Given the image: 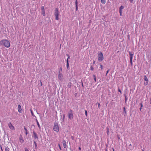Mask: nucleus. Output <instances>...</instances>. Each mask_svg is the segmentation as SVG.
<instances>
[{"instance_id": "09e8293b", "label": "nucleus", "mask_w": 151, "mask_h": 151, "mask_svg": "<svg viewBox=\"0 0 151 151\" xmlns=\"http://www.w3.org/2000/svg\"><path fill=\"white\" fill-rule=\"evenodd\" d=\"M71 138L73 139V136L71 137Z\"/></svg>"}, {"instance_id": "c756f323", "label": "nucleus", "mask_w": 151, "mask_h": 151, "mask_svg": "<svg viewBox=\"0 0 151 151\" xmlns=\"http://www.w3.org/2000/svg\"><path fill=\"white\" fill-rule=\"evenodd\" d=\"M24 150H25V151H29L28 149L26 147H25L24 148Z\"/></svg>"}, {"instance_id": "de8ad7c7", "label": "nucleus", "mask_w": 151, "mask_h": 151, "mask_svg": "<svg viewBox=\"0 0 151 151\" xmlns=\"http://www.w3.org/2000/svg\"><path fill=\"white\" fill-rule=\"evenodd\" d=\"M118 139H120V137L119 136H118Z\"/></svg>"}, {"instance_id": "1a4fd4ad", "label": "nucleus", "mask_w": 151, "mask_h": 151, "mask_svg": "<svg viewBox=\"0 0 151 151\" xmlns=\"http://www.w3.org/2000/svg\"><path fill=\"white\" fill-rule=\"evenodd\" d=\"M8 126L9 128L12 130H14V127L12 124L11 122H9L8 124Z\"/></svg>"}, {"instance_id": "a19ab883", "label": "nucleus", "mask_w": 151, "mask_h": 151, "mask_svg": "<svg viewBox=\"0 0 151 151\" xmlns=\"http://www.w3.org/2000/svg\"><path fill=\"white\" fill-rule=\"evenodd\" d=\"M109 72V70H108L106 72V75L108 74V73Z\"/></svg>"}, {"instance_id": "72a5a7b5", "label": "nucleus", "mask_w": 151, "mask_h": 151, "mask_svg": "<svg viewBox=\"0 0 151 151\" xmlns=\"http://www.w3.org/2000/svg\"><path fill=\"white\" fill-rule=\"evenodd\" d=\"M67 56H68V59H69L70 58V55L68 54H66Z\"/></svg>"}, {"instance_id": "c9c22d12", "label": "nucleus", "mask_w": 151, "mask_h": 151, "mask_svg": "<svg viewBox=\"0 0 151 151\" xmlns=\"http://www.w3.org/2000/svg\"><path fill=\"white\" fill-rule=\"evenodd\" d=\"M140 105L141 106V107H143V104L142 103H140Z\"/></svg>"}, {"instance_id": "5701e85b", "label": "nucleus", "mask_w": 151, "mask_h": 151, "mask_svg": "<svg viewBox=\"0 0 151 151\" xmlns=\"http://www.w3.org/2000/svg\"><path fill=\"white\" fill-rule=\"evenodd\" d=\"M93 78H94V80L96 82V77L95 75H93Z\"/></svg>"}, {"instance_id": "6ab92c4d", "label": "nucleus", "mask_w": 151, "mask_h": 151, "mask_svg": "<svg viewBox=\"0 0 151 151\" xmlns=\"http://www.w3.org/2000/svg\"><path fill=\"white\" fill-rule=\"evenodd\" d=\"M93 65H91V67H90V70H94V68H93Z\"/></svg>"}, {"instance_id": "7ed1b4c3", "label": "nucleus", "mask_w": 151, "mask_h": 151, "mask_svg": "<svg viewBox=\"0 0 151 151\" xmlns=\"http://www.w3.org/2000/svg\"><path fill=\"white\" fill-rule=\"evenodd\" d=\"M98 61L99 62L102 61L104 59L103 55L101 52H100L98 54Z\"/></svg>"}, {"instance_id": "a211bd4d", "label": "nucleus", "mask_w": 151, "mask_h": 151, "mask_svg": "<svg viewBox=\"0 0 151 151\" xmlns=\"http://www.w3.org/2000/svg\"><path fill=\"white\" fill-rule=\"evenodd\" d=\"M124 7L122 6H121L119 8V11H122L123 9L124 8Z\"/></svg>"}, {"instance_id": "e433bc0d", "label": "nucleus", "mask_w": 151, "mask_h": 151, "mask_svg": "<svg viewBox=\"0 0 151 151\" xmlns=\"http://www.w3.org/2000/svg\"><path fill=\"white\" fill-rule=\"evenodd\" d=\"M58 146L59 147L60 149V150H61V147H60V145H58Z\"/></svg>"}, {"instance_id": "37998d69", "label": "nucleus", "mask_w": 151, "mask_h": 151, "mask_svg": "<svg viewBox=\"0 0 151 151\" xmlns=\"http://www.w3.org/2000/svg\"><path fill=\"white\" fill-rule=\"evenodd\" d=\"M1 151H3V149H2V147L1 146Z\"/></svg>"}, {"instance_id": "b1692460", "label": "nucleus", "mask_w": 151, "mask_h": 151, "mask_svg": "<svg viewBox=\"0 0 151 151\" xmlns=\"http://www.w3.org/2000/svg\"><path fill=\"white\" fill-rule=\"evenodd\" d=\"M125 102H126L127 100V99H128V98L126 96H125Z\"/></svg>"}, {"instance_id": "603ef678", "label": "nucleus", "mask_w": 151, "mask_h": 151, "mask_svg": "<svg viewBox=\"0 0 151 151\" xmlns=\"http://www.w3.org/2000/svg\"><path fill=\"white\" fill-rule=\"evenodd\" d=\"M142 150V151H144V150Z\"/></svg>"}, {"instance_id": "423d86ee", "label": "nucleus", "mask_w": 151, "mask_h": 151, "mask_svg": "<svg viewBox=\"0 0 151 151\" xmlns=\"http://www.w3.org/2000/svg\"><path fill=\"white\" fill-rule=\"evenodd\" d=\"M129 55L130 56V63L131 64L132 63V59H133V56L134 55V53H132L131 52L129 51Z\"/></svg>"}, {"instance_id": "9b49d317", "label": "nucleus", "mask_w": 151, "mask_h": 151, "mask_svg": "<svg viewBox=\"0 0 151 151\" xmlns=\"http://www.w3.org/2000/svg\"><path fill=\"white\" fill-rule=\"evenodd\" d=\"M33 137L35 139H38V136H37V135L34 131H33Z\"/></svg>"}, {"instance_id": "a878e982", "label": "nucleus", "mask_w": 151, "mask_h": 151, "mask_svg": "<svg viewBox=\"0 0 151 151\" xmlns=\"http://www.w3.org/2000/svg\"><path fill=\"white\" fill-rule=\"evenodd\" d=\"M66 66H67V69H68V68H69V63H67Z\"/></svg>"}, {"instance_id": "bb28decb", "label": "nucleus", "mask_w": 151, "mask_h": 151, "mask_svg": "<svg viewBox=\"0 0 151 151\" xmlns=\"http://www.w3.org/2000/svg\"><path fill=\"white\" fill-rule=\"evenodd\" d=\"M122 11H119V13H120V16L122 15Z\"/></svg>"}, {"instance_id": "5fc2aeb1", "label": "nucleus", "mask_w": 151, "mask_h": 151, "mask_svg": "<svg viewBox=\"0 0 151 151\" xmlns=\"http://www.w3.org/2000/svg\"><path fill=\"white\" fill-rule=\"evenodd\" d=\"M113 151H114V149H113Z\"/></svg>"}, {"instance_id": "9d476101", "label": "nucleus", "mask_w": 151, "mask_h": 151, "mask_svg": "<svg viewBox=\"0 0 151 151\" xmlns=\"http://www.w3.org/2000/svg\"><path fill=\"white\" fill-rule=\"evenodd\" d=\"M41 10L42 11V14L43 15V16H45V9H44V7L43 6H42L41 7Z\"/></svg>"}, {"instance_id": "412c9836", "label": "nucleus", "mask_w": 151, "mask_h": 151, "mask_svg": "<svg viewBox=\"0 0 151 151\" xmlns=\"http://www.w3.org/2000/svg\"><path fill=\"white\" fill-rule=\"evenodd\" d=\"M9 148L7 147H5V151H9Z\"/></svg>"}, {"instance_id": "20e7f679", "label": "nucleus", "mask_w": 151, "mask_h": 151, "mask_svg": "<svg viewBox=\"0 0 151 151\" xmlns=\"http://www.w3.org/2000/svg\"><path fill=\"white\" fill-rule=\"evenodd\" d=\"M68 117L70 120H72L73 119V113L71 110H70L68 114Z\"/></svg>"}, {"instance_id": "a18cd8bd", "label": "nucleus", "mask_w": 151, "mask_h": 151, "mask_svg": "<svg viewBox=\"0 0 151 151\" xmlns=\"http://www.w3.org/2000/svg\"><path fill=\"white\" fill-rule=\"evenodd\" d=\"M78 149H79V150H81V147H79V148H78Z\"/></svg>"}, {"instance_id": "cd10ccee", "label": "nucleus", "mask_w": 151, "mask_h": 151, "mask_svg": "<svg viewBox=\"0 0 151 151\" xmlns=\"http://www.w3.org/2000/svg\"><path fill=\"white\" fill-rule=\"evenodd\" d=\"M65 114H63V121H64V119H65Z\"/></svg>"}, {"instance_id": "ea45409f", "label": "nucleus", "mask_w": 151, "mask_h": 151, "mask_svg": "<svg viewBox=\"0 0 151 151\" xmlns=\"http://www.w3.org/2000/svg\"><path fill=\"white\" fill-rule=\"evenodd\" d=\"M131 3H132L133 2V0H129Z\"/></svg>"}, {"instance_id": "6e6552de", "label": "nucleus", "mask_w": 151, "mask_h": 151, "mask_svg": "<svg viewBox=\"0 0 151 151\" xmlns=\"http://www.w3.org/2000/svg\"><path fill=\"white\" fill-rule=\"evenodd\" d=\"M58 73V78L60 80H62L63 79V76L62 75V74L61 73L60 71H59Z\"/></svg>"}, {"instance_id": "39448f33", "label": "nucleus", "mask_w": 151, "mask_h": 151, "mask_svg": "<svg viewBox=\"0 0 151 151\" xmlns=\"http://www.w3.org/2000/svg\"><path fill=\"white\" fill-rule=\"evenodd\" d=\"M53 129L54 131L58 132L59 131L58 124L57 123H55L54 124Z\"/></svg>"}, {"instance_id": "ddd939ff", "label": "nucleus", "mask_w": 151, "mask_h": 151, "mask_svg": "<svg viewBox=\"0 0 151 151\" xmlns=\"http://www.w3.org/2000/svg\"><path fill=\"white\" fill-rule=\"evenodd\" d=\"M18 112L19 113H21L22 112V110L21 108V106L20 104L18 105Z\"/></svg>"}, {"instance_id": "864d4df0", "label": "nucleus", "mask_w": 151, "mask_h": 151, "mask_svg": "<svg viewBox=\"0 0 151 151\" xmlns=\"http://www.w3.org/2000/svg\"><path fill=\"white\" fill-rule=\"evenodd\" d=\"M82 86H83V84H82Z\"/></svg>"}, {"instance_id": "2f4dec72", "label": "nucleus", "mask_w": 151, "mask_h": 151, "mask_svg": "<svg viewBox=\"0 0 151 151\" xmlns=\"http://www.w3.org/2000/svg\"><path fill=\"white\" fill-rule=\"evenodd\" d=\"M118 91L119 92H120V93L122 94V91L119 88H118Z\"/></svg>"}, {"instance_id": "8fccbe9b", "label": "nucleus", "mask_w": 151, "mask_h": 151, "mask_svg": "<svg viewBox=\"0 0 151 151\" xmlns=\"http://www.w3.org/2000/svg\"><path fill=\"white\" fill-rule=\"evenodd\" d=\"M41 82V86H42V83L41 82Z\"/></svg>"}, {"instance_id": "f3484780", "label": "nucleus", "mask_w": 151, "mask_h": 151, "mask_svg": "<svg viewBox=\"0 0 151 151\" xmlns=\"http://www.w3.org/2000/svg\"><path fill=\"white\" fill-rule=\"evenodd\" d=\"M106 0H101V3L103 4H104L106 3Z\"/></svg>"}, {"instance_id": "0eeeda50", "label": "nucleus", "mask_w": 151, "mask_h": 151, "mask_svg": "<svg viewBox=\"0 0 151 151\" xmlns=\"http://www.w3.org/2000/svg\"><path fill=\"white\" fill-rule=\"evenodd\" d=\"M144 80L146 81V82H145L144 83V84L145 86H147L148 84V80L147 77L146 75H145L144 76Z\"/></svg>"}, {"instance_id": "4c0bfd02", "label": "nucleus", "mask_w": 151, "mask_h": 151, "mask_svg": "<svg viewBox=\"0 0 151 151\" xmlns=\"http://www.w3.org/2000/svg\"><path fill=\"white\" fill-rule=\"evenodd\" d=\"M69 61H68V59H67V60H66V62H67V63H69Z\"/></svg>"}, {"instance_id": "473e14b6", "label": "nucleus", "mask_w": 151, "mask_h": 151, "mask_svg": "<svg viewBox=\"0 0 151 151\" xmlns=\"http://www.w3.org/2000/svg\"><path fill=\"white\" fill-rule=\"evenodd\" d=\"M107 134L108 135L109 133V129L108 128H107Z\"/></svg>"}, {"instance_id": "f8f14e48", "label": "nucleus", "mask_w": 151, "mask_h": 151, "mask_svg": "<svg viewBox=\"0 0 151 151\" xmlns=\"http://www.w3.org/2000/svg\"><path fill=\"white\" fill-rule=\"evenodd\" d=\"M19 140L20 142L22 143H23L24 142V140L23 139V138L21 135H20L19 136Z\"/></svg>"}, {"instance_id": "4be33fe9", "label": "nucleus", "mask_w": 151, "mask_h": 151, "mask_svg": "<svg viewBox=\"0 0 151 151\" xmlns=\"http://www.w3.org/2000/svg\"><path fill=\"white\" fill-rule=\"evenodd\" d=\"M24 129L25 130V132H26V135H27V129L25 127H24Z\"/></svg>"}, {"instance_id": "79ce46f5", "label": "nucleus", "mask_w": 151, "mask_h": 151, "mask_svg": "<svg viewBox=\"0 0 151 151\" xmlns=\"http://www.w3.org/2000/svg\"><path fill=\"white\" fill-rule=\"evenodd\" d=\"M142 107H141L140 108V109H139V110H140L141 111H141V110H142Z\"/></svg>"}, {"instance_id": "c85d7f7f", "label": "nucleus", "mask_w": 151, "mask_h": 151, "mask_svg": "<svg viewBox=\"0 0 151 151\" xmlns=\"http://www.w3.org/2000/svg\"><path fill=\"white\" fill-rule=\"evenodd\" d=\"M31 113L32 114V116H34V114H33V111H32V110H31Z\"/></svg>"}, {"instance_id": "c03bdc74", "label": "nucleus", "mask_w": 151, "mask_h": 151, "mask_svg": "<svg viewBox=\"0 0 151 151\" xmlns=\"http://www.w3.org/2000/svg\"><path fill=\"white\" fill-rule=\"evenodd\" d=\"M95 63V61H94V60H93V65Z\"/></svg>"}, {"instance_id": "393cba45", "label": "nucleus", "mask_w": 151, "mask_h": 151, "mask_svg": "<svg viewBox=\"0 0 151 151\" xmlns=\"http://www.w3.org/2000/svg\"><path fill=\"white\" fill-rule=\"evenodd\" d=\"M85 115L86 116H87V111L86 110H85Z\"/></svg>"}, {"instance_id": "f704fd0d", "label": "nucleus", "mask_w": 151, "mask_h": 151, "mask_svg": "<svg viewBox=\"0 0 151 151\" xmlns=\"http://www.w3.org/2000/svg\"><path fill=\"white\" fill-rule=\"evenodd\" d=\"M124 112H125V113H126V111L125 108L124 107Z\"/></svg>"}, {"instance_id": "aec40b11", "label": "nucleus", "mask_w": 151, "mask_h": 151, "mask_svg": "<svg viewBox=\"0 0 151 151\" xmlns=\"http://www.w3.org/2000/svg\"><path fill=\"white\" fill-rule=\"evenodd\" d=\"M34 143L35 144V148L37 149V143H36V142H35V141H34Z\"/></svg>"}, {"instance_id": "49530a36", "label": "nucleus", "mask_w": 151, "mask_h": 151, "mask_svg": "<svg viewBox=\"0 0 151 151\" xmlns=\"http://www.w3.org/2000/svg\"><path fill=\"white\" fill-rule=\"evenodd\" d=\"M62 68H60V71H62Z\"/></svg>"}, {"instance_id": "f257e3e1", "label": "nucleus", "mask_w": 151, "mask_h": 151, "mask_svg": "<svg viewBox=\"0 0 151 151\" xmlns=\"http://www.w3.org/2000/svg\"><path fill=\"white\" fill-rule=\"evenodd\" d=\"M1 44L6 47H9L10 46V42L7 40H2L1 41Z\"/></svg>"}, {"instance_id": "7c9ffc66", "label": "nucleus", "mask_w": 151, "mask_h": 151, "mask_svg": "<svg viewBox=\"0 0 151 151\" xmlns=\"http://www.w3.org/2000/svg\"><path fill=\"white\" fill-rule=\"evenodd\" d=\"M100 68L101 69H102V70L103 69V66L102 65H100Z\"/></svg>"}, {"instance_id": "4468645a", "label": "nucleus", "mask_w": 151, "mask_h": 151, "mask_svg": "<svg viewBox=\"0 0 151 151\" xmlns=\"http://www.w3.org/2000/svg\"><path fill=\"white\" fill-rule=\"evenodd\" d=\"M62 143L63 146V147L64 148H66V147H67V145L66 141L64 140H63Z\"/></svg>"}, {"instance_id": "3c124183", "label": "nucleus", "mask_w": 151, "mask_h": 151, "mask_svg": "<svg viewBox=\"0 0 151 151\" xmlns=\"http://www.w3.org/2000/svg\"><path fill=\"white\" fill-rule=\"evenodd\" d=\"M150 104H151V98H150Z\"/></svg>"}, {"instance_id": "2eb2a0df", "label": "nucleus", "mask_w": 151, "mask_h": 151, "mask_svg": "<svg viewBox=\"0 0 151 151\" xmlns=\"http://www.w3.org/2000/svg\"><path fill=\"white\" fill-rule=\"evenodd\" d=\"M75 4H76V11H77L78 9V2L77 0H76L75 1Z\"/></svg>"}, {"instance_id": "58836bf2", "label": "nucleus", "mask_w": 151, "mask_h": 151, "mask_svg": "<svg viewBox=\"0 0 151 151\" xmlns=\"http://www.w3.org/2000/svg\"><path fill=\"white\" fill-rule=\"evenodd\" d=\"M98 107L99 108H100V104L99 103H98Z\"/></svg>"}, {"instance_id": "dca6fc26", "label": "nucleus", "mask_w": 151, "mask_h": 151, "mask_svg": "<svg viewBox=\"0 0 151 151\" xmlns=\"http://www.w3.org/2000/svg\"><path fill=\"white\" fill-rule=\"evenodd\" d=\"M36 121L37 122V126H38L39 129H41V127H40V124H39V122H38L37 120V119H36Z\"/></svg>"}, {"instance_id": "f03ea898", "label": "nucleus", "mask_w": 151, "mask_h": 151, "mask_svg": "<svg viewBox=\"0 0 151 151\" xmlns=\"http://www.w3.org/2000/svg\"><path fill=\"white\" fill-rule=\"evenodd\" d=\"M60 12L58 10V8H56L54 13V15L55 17V19L58 20L59 19L58 16L59 15Z\"/></svg>"}]
</instances>
